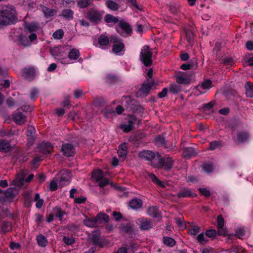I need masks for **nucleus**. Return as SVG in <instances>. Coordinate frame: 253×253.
<instances>
[{"mask_svg":"<svg viewBox=\"0 0 253 253\" xmlns=\"http://www.w3.org/2000/svg\"><path fill=\"white\" fill-rule=\"evenodd\" d=\"M106 4L107 7L112 10H117L120 7V5L119 4L117 3L116 2L112 0H107L106 1Z\"/></svg>","mask_w":253,"mask_h":253,"instance_id":"obj_33","label":"nucleus"},{"mask_svg":"<svg viewBox=\"0 0 253 253\" xmlns=\"http://www.w3.org/2000/svg\"><path fill=\"white\" fill-rule=\"evenodd\" d=\"M62 16L67 19H72L73 18V11L70 9H65L62 12Z\"/></svg>","mask_w":253,"mask_h":253,"instance_id":"obj_35","label":"nucleus"},{"mask_svg":"<svg viewBox=\"0 0 253 253\" xmlns=\"http://www.w3.org/2000/svg\"><path fill=\"white\" fill-rule=\"evenodd\" d=\"M199 190L203 195L207 197H208L211 195L210 191L205 188H200Z\"/></svg>","mask_w":253,"mask_h":253,"instance_id":"obj_63","label":"nucleus"},{"mask_svg":"<svg viewBox=\"0 0 253 253\" xmlns=\"http://www.w3.org/2000/svg\"><path fill=\"white\" fill-rule=\"evenodd\" d=\"M176 81L178 84H188L190 82V78L186 74H183L176 77Z\"/></svg>","mask_w":253,"mask_h":253,"instance_id":"obj_24","label":"nucleus"},{"mask_svg":"<svg viewBox=\"0 0 253 253\" xmlns=\"http://www.w3.org/2000/svg\"><path fill=\"white\" fill-rule=\"evenodd\" d=\"M181 91L180 85L171 84L169 86V91L173 94H177Z\"/></svg>","mask_w":253,"mask_h":253,"instance_id":"obj_45","label":"nucleus"},{"mask_svg":"<svg viewBox=\"0 0 253 253\" xmlns=\"http://www.w3.org/2000/svg\"><path fill=\"white\" fill-rule=\"evenodd\" d=\"M105 21L108 23H113L114 24L117 23L119 21V19L117 17H115L111 14L106 15L105 17Z\"/></svg>","mask_w":253,"mask_h":253,"instance_id":"obj_39","label":"nucleus"},{"mask_svg":"<svg viewBox=\"0 0 253 253\" xmlns=\"http://www.w3.org/2000/svg\"><path fill=\"white\" fill-rule=\"evenodd\" d=\"M126 105H127V107L130 109H132L131 106L134 105L135 101L131 98L129 96L126 97Z\"/></svg>","mask_w":253,"mask_h":253,"instance_id":"obj_57","label":"nucleus"},{"mask_svg":"<svg viewBox=\"0 0 253 253\" xmlns=\"http://www.w3.org/2000/svg\"><path fill=\"white\" fill-rule=\"evenodd\" d=\"M11 150V146L10 143L6 140H2L0 141V151L6 153Z\"/></svg>","mask_w":253,"mask_h":253,"instance_id":"obj_19","label":"nucleus"},{"mask_svg":"<svg viewBox=\"0 0 253 253\" xmlns=\"http://www.w3.org/2000/svg\"><path fill=\"white\" fill-rule=\"evenodd\" d=\"M92 176L97 181L102 178L104 176V174L101 170L97 169L93 171Z\"/></svg>","mask_w":253,"mask_h":253,"instance_id":"obj_42","label":"nucleus"},{"mask_svg":"<svg viewBox=\"0 0 253 253\" xmlns=\"http://www.w3.org/2000/svg\"><path fill=\"white\" fill-rule=\"evenodd\" d=\"M119 26L122 31L117 30V32L123 37H126L132 33V28L129 24L124 21H120Z\"/></svg>","mask_w":253,"mask_h":253,"instance_id":"obj_9","label":"nucleus"},{"mask_svg":"<svg viewBox=\"0 0 253 253\" xmlns=\"http://www.w3.org/2000/svg\"><path fill=\"white\" fill-rule=\"evenodd\" d=\"M152 49L148 45L144 46L140 53L141 61H142L145 66H150L152 64Z\"/></svg>","mask_w":253,"mask_h":253,"instance_id":"obj_3","label":"nucleus"},{"mask_svg":"<svg viewBox=\"0 0 253 253\" xmlns=\"http://www.w3.org/2000/svg\"><path fill=\"white\" fill-rule=\"evenodd\" d=\"M35 129L32 126H28L27 127V136H32V135L35 133Z\"/></svg>","mask_w":253,"mask_h":253,"instance_id":"obj_62","label":"nucleus"},{"mask_svg":"<svg viewBox=\"0 0 253 253\" xmlns=\"http://www.w3.org/2000/svg\"><path fill=\"white\" fill-rule=\"evenodd\" d=\"M149 177L152 180L153 182L160 186L162 187H165V185L163 183L160 181L157 176L154 174L151 173L148 174Z\"/></svg>","mask_w":253,"mask_h":253,"instance_id":"obj_41","label":"nucleus"},{"mask_svg":"<svg viewBox=\"0 0 253 253\" xmlns=\"http://www.w3.org/2000/svg\"><path fill=\"white\" fill-rule=\"evenodd\" d=\"M202 169L204 171L210 173L213 170V165L211 163H204L202 165Z\"/></svg>","mask_w":253,"mask_h":253,"instance_id":"obj_37","label":"nucleus"},{"mask_svg":"<svg viewBox=\"0 0 253 253\" xmlns=\"http://www.w3.org/2000/svg\"><path fill=\"white\" fill-rule=\"evenodd\" d=\"M24 28L26 33L34 32L38 30L39 24L35 22L27 24L25 25Z\"/></svg>","mask_w":253,"mask_h":253,"instance_id":"obj_21","label":"nucleus"},{"mask_svg":"<svg viewBox=\"0 0 253 253\" xmlns=\"http://www.w3.org/2000/svg\"><path fill=\"white\" fill-rule=\"evenodd\" d=\"M37 240L39 245L41 247H45L47 245V240L46 238L42 235L38 236Z\"/></svg>","mask_w":253,"mask_h":253,"instance_id":"obj_40","label":"nucleus"},{"mask_svg":"<svg viewBox=\"0 0 253 253\" xmlns=\"http://www.w3.org/2000/svg\"><path fill=\"white\" fill-rule=\"evenodd\" d=\"M155 155L153 152L148 150L141 151L138 153V156L141 159L151 162L154 158Z\"/></svg>","mask_w":253,"mask_h":253,"instance_id":"obj_17","label":"nucleus"},{"mask_svg":"<svg viewBox=\"0 0 253 253\" xmlns=\"http://www.w3.org/2000/svg\"><path fill=\"white\" fill-rule=\"evenodd\" d=\"M96 218L97 219V220L98 219H99L101 221H102L105 223L108 222L109 220V216L108 215H107L106 214L102 213H99L97 214Z\"/></svg>","mask_w":253,"mask_h":253,"instance_id":"obj_48","label":"nucleus"},{"mask_svg":"<svg viewBox=\"0 0 253 253\" xmlns=\"http://www.w3.org/2000/svg\"><path fill=\"white\" fill-rule=\"evenodd\" d=\"M249 137V132L247 131H240L237 133V142L238 143H244Z\"/></svg>","mask_w":253,"mask_h":253,"instance_id":"obj_20","label":"nucleus"},{"mask_svg":"<svg viewBox=\"0 0 253 253\" xmlns=\"http://www.w3.org/2000/svg\"><path fill=\"white\" fill-rule=\"evenodd\" d=\"M217 234L219 235L227 236L228 235V229L224 226L221 228H217Z\"/></svg>","mask_w":253,"mask_h":253,"instance_id":"obj_47","label":"nucleus"},{"mask_svg":"<svg viewBox=\"0 0 253 253\" xmlns=\"http://www.w3.org/2000/svg\"><path fill=\"white\" fill-rule=\"evenodd\" d=\"M155 141L158 145L159 146H164L165 147H166V140L165 138L161 136H157L155 138Z\"/></svg>","mask_w":253,"mask_h":253,"instance_id":"obj_46","label":"nucleus"},{"mask_svg":"<svg viewBox=\"0 0 253 253\" xmlns=\"http://www.w3.org/2000/svg\"><path fill=\"white\" fill-rule=\"evenodd\" d=\"M100 234L97 231L94 232L91 234L90 239L94 245L101 246V244L100 242Z\"/></svg>","mask_w":253,"mask_h":253,"instance_id":"obj_25","label":"nucleus"},{"mask_svg":"<svg viewBox=\"0 0 253 253\" xmlns=\"http://www.w3.org/2000/svg\"><path fill=\"white\" fill-rule=\"evenodd\" d=\"M63 241L66 245H72L75 243L74 239L72 237L64 236L63 238Z\"/></svg>","mask_w":253,"mask_h":253,"instance_id":"obj_61","label":"nucleus"},{"mask_svg":"<svg viewBox=\"0 0 253 253\" xmlns=\"http://www.w3.org/2000/svg\"><path fill=\"white\" fill-rule=\"evenodd\" d=\"M140 123V120L136 118L134 115H130L129 117V119L127 122V124L131 126L134 128L135 125H138Z\"/></svg>","mask_w":253,"mask_h":253,"instance_id":"obj_38","label":"nucleus"},{"mask_svg":"<svg viewBox=\"0 0 253 253\" xmlns=\"http://www.w3.org/2000/svg\"><path fill=\"white\" fill-rule=\"evenodd\" d=\"M13 119L17 125H22L26 122V117L18 109L13 114Z\"/></svg>","mask_w":253,"mask_h":253,"instance_id":"obj_12","label":"nucleus"},{"mask_svg":"<svg viewBox=\"0 0 253 253\" xmlns=\"http://www.w3.org/2000/svg\"><path fill=\"white\" fill-rule=\"evenodd\" d=\"M86 17L90 22L97 23L101 21L102 16L99 11L94 8H91L88 10Z\"/></svg>","mask_w":253,"mask_h":253,"instance_id":"obj_7","label":"nucleus"},{"mask_svg":"<svg viewBox=\"0 0 253 253\" xmlns=\"http://www.w3.org/2000/svg\"><path fill=\"white\" fill-rule=\"evenodd\" d=\"M118 154L119 157L123 158L126 157L127 154L126 145V143L121 144L118 150Z\"/></svg>","mask_w":253,"mask_h":253,"instance_id":"obj_28","label":"nucleus"},{"mask_svg":"<svg viewBox=\"0 0 253 253\" xmlns=\"http://www.w3.org/2000/svg\"><path fill=\"white\" fill-rule=\"evenodd\" d=\"M63 36V31L62 30H58L53 34V37L56 39H61Z\"/></svg>","mask_w":253,"mask_h":253,"instance_id":"obj_59","label":"nucleus"},{"mask_svg":"<svg viewBox=\"0 0 253 253\" xmlns=\"http://www.w3.org/2000/svg\"><path fill=\"white\" fill-rule=\"evenodd\" d=\"M89 3V0H80L78 1L77 4L81 8H84L87 7Z\"/></svg>","mask_w":253,"mask_h":253,"instance_id":"obj_54","label":"nucleus"},{"mask_svg":"<svg viewBox=\"0 0 253 253\" xmlns=\"http://www.w3.org/2000/svg\"><path fill=\"white\" fill-rule=\"evenodd\" d=\"M177 196L178 198L194 197L196 196V194L193 193L189 188L183 187L177 193Z\"/></svg>","mask_w":253,"mask_h":253,"instance_id":"obj_16","label":"nucleus"},{"mask_svg":"<svg viewBox=\"0 0 253 253\" xmlns=\"http://www.w3.org/2000/svg\"><path fill=\"white\" fill-rule=\"evenodd\" d=\"M29 39L25 36L20 35L18 37L17 43L19 46L26 47L30 45V42H32L37 39V35L35 33H33L29 36Z\"/></svg>","mask_w":253,"mask_h":253,"instance_id":"obj_8","label":"nucleus"},{"mask_svg":"<svg viewBox=\"0 0 253 253\" xmlns=\"http://www.w3.org/2000/svg\"><path fill=\"white\" fill-rule=\"evenodd\" d=\"M163 243L166 246L170 247H172L176 244V242L173 239L167 236L163 237Z\"/></svg>","mask_w":253,"mask_h":253,"instance_id":"obj_31","label":"nucleus"},{"mask_svg":"<svg viewBox=\"0 0 253 253\" xmlns=\"http://www.w3.org/2000/svg\"><path fill=\"white\" fill-rule=\"evenodd\" d=\"M97 222V219L95 218H92L90 219H86L84 221V224L89 227H94L96 226Z\"/></svg>","mask_w":253,"mask_h":253,"instance_id":"obj_32","label":"nucleus"},{"mask_svg":"<svg viewBox=\"0 0 253 253\" xmlns=\"http://www.w3.org/2000/svg\"><path fill=\"white\" fill-rule=\"evenodd\" d=\"M53 213L56 217H58L60 220H61L65 212L62 211L59 208H55L53 210Z\"/></svg>","mask_w":253,"mask_h":253,"instance_id":"obj_43","label":"nucleus"},{"mask_svg":"<svg viewBox=\"0 0 253 253\" xmlns=\"http://www.w3.org/2000/svg\"><path fill=\"white\" fill-rule=\"evenodd\" d=\"M136 223L139 225L141 230H148L153 227V222L151 219L141 217L136 220Z\"/></svg>","mask_w":253,"mask_h":253,"instance_id":"obj_10","label":"nucleus"},{"mask_svg":"<svg viewBox=\"0 0 253 253\" xmlns=\"http://www.w3.org/2000/svg\"><path fill=\"white\" fill-rule=\"evenodd\" d=\"M35 201L36 202V206L37 208H41L43 204V200L40 199V195L38 193H37L35 196Z\"/></svg>","mask_w":253,"mask_h":253,"instance_id":"obj_50","label":"nucleus"},{"mask_svg":"<svg viewBox=\"0 0 253 253\" xmlns=\"http://www.w3.org/2000/svg\"><path fill=\"white\" fill-rule=\"evenodd\" d=\"M110 42V38H109L107 36L104 35H101L98 39V43L101 46L107 45Z\"/></svg>","mask_w":253,"mask_h":253,"instance_id":"obj_30","label":"nucleus"},{"mask_svg":"<svg viewBox=\"0 0 253 253\" xmlns=\"http://www.w3.org/2000/svg\"><path fill=\"white\" fill-rule=\"evenodd\" d=\"M40 6L45 16L46 17L52 16L56 13L57 11L55 10L49 8L42 4L40 5Z\"/></svg>","mask_w":253,"mask_h":253,"instance_id":"obj_26","label":"nucleus"},{"mask_svg":"<svg viewBox=\"0 0 253 253\" xmlns=\"http://www.w3.org/2000/svg\"><path fill=\"white\" fill-rule=\"evenodd\" d=\"M206 235L209 238H213L216 236L217 232L215 229H210L206 231Z\"/></svg>","mask_w":253,"mask_h":253,"instance_id":"obj_56","label":"nucleus"},{"mask_svg":"<svg viewBox=\"0 0 253 253\" xmlns=\"http://www.w3.org/2000/svg\"><path fill=\"white\" fill-rule=\"evenodd\" d=\"M147 213L153 217H159L160 216L158 208L156 206L149 207L147 210Z\"/></svg>","mask_w":253,"mask_h":253,"instance_id":"obj_22","label":"nucleus"},{"mask_svg":"<svg viewBox=\"0 0 253 253\" xmlns=\"http://www.w3.org/2000/svg\"><path fill=\"white\" fill-rule=\"evenodd\" d=\"M121 128L125 132H129L133 129V127L129 125L127 123L121 125Z\"/></svg>","mask_w":253,"mask_h":253,"instance_id":"obj_58","label":"nucleus"},{"mask_svg":"<svg viewBox=\"0 0 253 253\" xmlns=\"http://www.w3.org/2000/svg\"><path fill=\"white\" fill-rule=\"evenodd\" d=\"M119 229L121 232L130 234H134L136 232L134 225L131 223H122L119 227Z\"/></svg>","mask_w":253,"mask_h":253,"instance_id":"obj_13","label":"nucleus"},{"mask_svg":"<svg viewBox=\"0 0 253 253\" xmlns=\"http://www.w3.org/2000/svg\"><path fill=\"white\" fill-rule=\"evenodd\" d=\"M52 149L53 146L49 142H42L39 146L40 152L44 155L50 154Z\"/></svg>","mask_w":253,"mask_h":253,"instance_id":"obj_15","label":"nucleus"},{"mask_svg":"<svg viewBox=\"0 0 253 253\" xmlns=\"http://www.w3.org/2000/svg\"><path fill=\"white\" fill-rule=\"evenodd\" d=\"M174 161L170 157L163 158L159 153L155 155L151 162L152 167L157 169H164L169 170L170 169L173 165Z\"/></svg>","mask_w":253,"mask_h":253,"instance_id":"obj_2","label":"nucleus"},{"mask_svg":"<svg viewBox=\"0 0 253 253\" xmlns=\"http://www.w3.org/2000/svg\"><path fill=\"white\" fill-rule=\"evenodd\" d=\"M185 37L187 42L192 44L194 41V34L190 29L185 30Z\"/></svg>","mask_w":253,"mask_h":253,"instance_id":"obj_36","label":"nucleus"},{"mask_svg":"<svg viewBox=\"0 0 253 253\" xmlns=\"http://www.w3.org/2000/svg\"><path fill=\"white\" fill-rule=\"evenodd\" d=\"M106 82L108 84H113L117 80V77L114 75H108L106 76Z\"/></svg>","mask_w":253,"mask_h":253,"instance_id":"obj_55","label":"nucleus"},{"mask_svg":"<svg viewBox=\"0 0 253 253\" xmlns=\"http://www.w3.org/2000/svg\"><path fill=\"white\" fill-rule=\"evenodd\" d=\"M220 146V144L216 141H212L210 143V147L209 148L211 150H214Z\"/></svg>","mask_w":253,"mask_h":253,"instance_id":"obj_64","label":"nucleus"},{"mask_svg":"<svg viewBox=\"0 0 253 253\" xmlns=\"http://www.w3.org/2000/svg\"><path fill=\"white\" fill-rule=\"evenodd\" d=\"M197 239L201 244H205L208 243L209 240L205 237L204 233L200 234L197 237Z\"/></svg>","mask_w":253,"mask_h":253,"instance_id":"obj_51","label":"nucleus"},{"mask_svg":"<svg viewBox=\"0 0 253 253\" xmlns=\"http://www.w3.org/2000/svg\"><path fill=\"white\" fill-rule=\"evenodd\" d=\"M1 228L3 232H6L7 231H10L11 229V223L8 221H3L2 225Z\"/></svg>","mask_w":253,"mask_h":253,"instance_id":"obj_49","label":"nucleus"},{"mask_svg":"<svg viewBox=\"0 0 253 253\" xmlns=\"http://www.w3.org/2000/svg\"><path fill=\"white\" fill-rule=\"evenodd\" d=\"M72 176L70 171L67 169H63L56 175L55 179L58 182L59 186H64L69 183Z\"/></svg>","mask_w":253,"mask_h":253,"instance_id":"obj_4","label":"nucleus"},{"mask_svg":"<svg viewBox=\"0 0 253 253\" xmlns=\"http://www.w3.org/2000/svg\"><path fill=\"white\" fill-rule=\"evenodd\" d=\"M129 205L131 209L137 210L141 208L142 206V202L140 199H133L129 202Z\"/></svg>","mask_w":253,"mask_h":253,"instance_id":"obj_27","label":"nucleus"},{"mask_svg":"<svg viewBox=\"0 0 253 253\" xmlns=\"http://www.w3.org/2000/svg\"><path fill=\"white\" fill-rule=\"evenodd\" d=\"M62 151L63 155L67 157L73 156L75 154V150L74 146L70 143L62 145Z\"/></svg>","mask_w":253,"mask_h":253,"instance_id":"obj_14","label":"nucleus"},{"mask_svg":"<svg viewBox=\"0 0 253 253\" xmlns=\"http://www.w3.org/2000/svg\"><path fill=\"white\" fill-rule=\"evenodd\" d=\"M196 154L194 149L192 147H186L183 149L182 156L186 159H189Z\"/></svg>","mask_w":253,"mask_h":253,"instance_id":"obj_23","label":"nucleus"},{"mask_svg":"<svg viewBox=\"0 0 253 253\" xmlns=\"http://www.w3.org/2000/svg\"><path fill=\"white\" fill-rule=\"evenodd\" d=\"M79 56V51L75 48L72 49L68 54V57L71 60H77Z\"/></svg>","mask_w":253,"mask_h":253,"instance_id":"obj_34","label":"nucleus"},{"mask_svg":"<svg viewBox=\"0 0 253 253\" xmlns=\"http://www.w3.org/2000/svg\"><path fill=\"white\" fill-rule=\"evenodd\" d=\"M155 85V83L153 79L149 80L147 79L146 81L142 84V87L137 92V96L141 97L146 96L152 87Z\"/></svg>","mask_w":253,"mask_h":253,"instance_id":"obj_5","label":"nucleus"},{"mask_svg":"<svg viewBox=\"0 0 253 253\" xmlns=\"http://www.w3.org/2000/svg\"><path fill=\"white\" fill-rule=\"evenodd\" d=\"M35 75V70L33 67H26L22 70V77L29 81L33 80Z\"/></svg>","mask_w":253,"mask_h":253,"instance_id":"obj_11","label":"nucleus"},{"mask_svg":"<svg viewBox=\"0 0 253 253\" xmlns=\"http://www.w3.org/2000/svg\"><path fill=\"white\" fill-rule=\"evenodd\" d=\"M225 221L222 215H219L217 217V228H221L224 226Z\"/></svg>","mask_w":253,"mask_h":253,"instance_id":"obj_52","label":"nucleus"},{"mask_svg":"<svg viewBox=\"0 0 253 253\" xmlns=\"http://www.w3.org/2000/svg\"><path fill=\"white\" fill-rule=\"evenodd\" d=\"M246 94L247 97H253V84L247 82L245 85Z\"/></svg>","mask_w":253,"mask_h":253,"instance_id":"obj_29","label":"nucleus"},{"mask_svg":"<svg viewBox=\"0 0 253 253\" xmlns=\"http://www.w3.org/2000/svg\"><path fill=\"white\" fill-rule=\"evenodd\" d=\"M110 42L114 43L112 47V51L114 53L118 54L125 48L122 40L116 36L112 35L110 37Z\"/></svg>","mask_w":253,"mask_h":253,"instance_id":"obj_6","label":"nucleus"},{"mask_svg":"<svg viewBox=\"0 0 253 253\" xmlns=\"http://www.w3.org/2000/svg\"><path fill=\"white\" fill-rule=\"evenodd\" d=\"M15 190V188H9L4 192V195L9 199H12L14 198L15 195L13 193V190Z\"/></svg>","mask_w":253,"mask_h":253,"instance_id":"obj_44","label":"nucleus"},{"mask_svg":"<svg viewBox=\"0 0 253 253\" xmlns=\"http://www.w3.org/2000/svg\"><path fill=\"white\" fill-rule=\"evenodd\" d=\"M97 182L98 183L99 185L101 187H104L109 184L108 180L107 178L104 177V176L100 179L97 181Z\"/></svg>","mask_w":253,"mask_h":253,"instance_id":"obj_60","label":"nucleus"},{"mask_svg":"<svg viewBox=\"0 0 253 253\" xmlns=\"http://www.w3.org/2000/svg\"><path fill=\"white\" fill-rule=\"evenodd\" d=\"M200 228L197 225L191 226L189 230V233L192 235H195L199 232Z\"/></svg>","mask_w":253,"mask_h":253,"instance_id":"obj_53","label":"nucleus"},{"mask_svg":"<svg viewBox=\"0 0 253 253\" xmlns=\"http://www.w3.org/2000/svg\"><path fill=\"white\" fill-rule=\"evenodd\" d=\"M16 20L15 10L12 5L0 6V26H5Z\"/></svg>","mask_w":253,"mask_h":253,"instance_id":"obj_1","label":"nucleus"},{"mask_svg":"<svg viewBox=\"0 0 253 253\" xmlns=\"http://www.w3.org/2000/svg\"><path fill=\"white\" fill-rule=\"evenodd\" d=\"M212 86V83L210 80H206L201 83L200 85L196 87V89L200 92V93H203L201 89H209Z\"/></svg>","mask_w":253,"mask_h":253,"instance_id":"obj_18","label":"nucleus"}]
</instances>
